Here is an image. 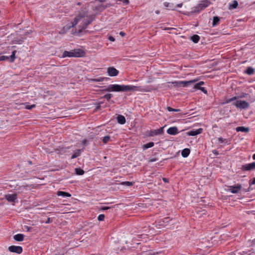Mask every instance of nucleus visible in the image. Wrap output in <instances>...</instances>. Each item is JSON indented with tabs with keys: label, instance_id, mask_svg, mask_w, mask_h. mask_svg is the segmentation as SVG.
<instances>
[{
	"label": "nucleus",
	"instance_id": "nucleus-4",
	"mask_svg": "<svg viewBox=\"0 0 255 255\" xmlns=\"http://www.w3.org/2000/svg\"><path fill=\"white\" fill-rule=\"evenodd\" d=\"M197 80H192L190 81H177L172 82L173 86L177 87H186L192 83H194Z\"/></svg>",
	"mask_w": 255,
	"mask_h": 255
},
{
	"label": "nucleus",
	"instance_id": "nucleus-17",
	"mask_svg": "<svg viewBox=\"0 0 255 255\" xmlns=\"http://www.w3.org/2000/svg\"><path fill=\"white\" fill-rule=\"evenodd\" d=\"M13 239L16 241L21 242L23 240L24 235L21 234H18L13 236Z\"/></svg>",
	"mask_w": 255,
	"mask_h": 255
},
{
	"label": "nucleus",
	"instance_id": "nucleus-46",
	"mask_svg": "<svg viewBox=\"0 0 255 255\" xmlns=\"http://www.w3.org/2000/svg\"><path fill=\"white\" fill-rule=\"evenodd\" d=\"M155 161H156V159H155V158H152L149 160V162H154Z\"/></svg>",
	"mask_w": 255,
	"mask_h": 255
},
{
	"label": "nucleus",
	"instance_id": "nucleus-38",
	"mask_svg": "<svg viewBox=\"0 0 255 255\" xmlns=\"http://www.w3.org/2000/svg\"><path fill=\"white\" fill-rule=\"evenodd\" d=\"M105 218V215L104 214H100L99 215L98 217V219L99 221H103Z\"/></svg>",
	"mask_w": 255,
	"mask_h": 255
},
{
	"label": "nucleus",
	"instance_id": "nucleus-8",
	"mask_svg": "<svg viewBox=\"0 0 255 255\" xmlns=\"http://www.w3.org/2000/svg\"><path fill=\"white\" fill-rule=\"evenodd\" d=\"M8 250L10 252L20 254L22 252V248L20 246H11L9 247Z\"/></svg>",
	"mask_w": 255,
	"mask_h": 255
},
{
	"label": "nucleus",
	"instance_id": "nucleus-19",
	"mask_svg": "<svg viewBox=\"0 0 255 255\" xmlns=\"http://www.w3.org/2000/svg\"><path fill=\"white\" fill-rule=\"evenodd\" d=\"M219 142L221 143H224L225 144H230L231 143V140L229 139L223 138L221 137H219L218 139Z\"/></svg>",
	"mask_w": 255,
	"mask_h": 255
},
{
	"label": "nucleus",
	"instance_id": "nucleus-21",
	"mask_svg": "<svg viewBox=\"0 0 255 255\" xmlns=\"http://www.w3.org/2000/svg\"><path fill=\"white\" fill-rule=\"evenodd\" d=\"M238 6V2L237 0H233L231 3H229V8L230 9L236 8Z\"/></svg>",
	"mask_w": 255,
	"mask_h": 255
},
{
	"label": "nucleus",
	"instance_id": "nucleus-10",
	"mask_svg": "<svg viewBox=\"0 0 255 255\" xmlns=\"http://www.w3.org/2000/svg\"><path fill=\"white\" fill-rule=\"evenodd\" d=\"M204 83L203 81H200L199 83H196L193 86V88L195 90H200L204 93L207 94V91L204 87H202L201 86L204 85Z\"/></svg>",
	"mask_w": 255,
	"mask_h": 255
},
{
	"label": "nucleus",
	"instance_id": "nucleus-34",
	"mask_svg": "<svg viewBox=\"0 0 255 255\" xmlns=\"http://www.w3.org/2000/svg\"><path fill=\"white\" fill-rule=\"evenodd\" d=\"M8 60L9 61V57L7 56H0V61Z\"/></svg>",
	"mask_w": 255,
	"mask_h": 255
},
{
	"label": "nucleus",
	"instance_id": "nucleus-33",
	"mask_svg": "<svg viewBox=\"0 0 255 255\" xmlns=\"http://www.w3.org/2000/svg\"><path fill=\"white\" fill-rule=\"evenodd\" d=\"M121 184L123 185H125L127 186H130L133 185V183L129 181H125L121 183Z\"/></svg>",
	"mask_w": 255,
	"mask_h": 255
},
{
	"label": "nucleus",
	"instance_id": "nucleus-41",
	"mask_svg": "<svg viewBox=\"0 0 255 255\" xmlns=\"http://www.w3.org/2000/svg\"><path fill=\"white\" fill-rule=\"evenodd\" d=\"M125 5H127L129 3V0H121Z\"/></svg>",
	"mask_w": 255,
	"mask_h": 255
},
{
	"label": "nucleus",
	"instance_id": "nucleus-1",
	"mask_svg": "<svg viewBox=\"0 0 255 255\" xmlns=\"http://www.w3.org/2000/svg\"><path fill=\"white\" fill-rule=\"evenodd\" d=\"M107 92H148L150 89L146 86H137L130 85L110 84L105 90Z\"/></svg>",
	"mask_w": 255,
	"mask_h": 255
},
{
	"label": "nucleus",
	"instance_id": "nucleus-35",
	"mask_svg": "<svg viewBox=\"0 0 255 255\" xmlns=\"http://www.w3.org/2000/svg\"><path fill=\"white\" fill-rule=\"evenodd\" d=\"M167 109L169 112H179L180 111L179 109H173L169 107H168Z\"/></svg>",
	"mask_w": 255,
	"mask_h": 255
},
{
	"label": "nucleus",
	"instance_id": "nucleus-31",
	"mask_svg": "<svg viewBox=\"0 0 255 255\" xmlns=\"http://www.w3.org/2000/svg\"><path fill=\"white\" fill-rule=\"evenodd\" d=\"M15 51H13L11 54V55L9 56H8L9 57V62H12L14 61L15 58Z\"/></svg>",
	"mask_w": 255,
	"mask_h": 255
},
{
	"label": "nucleus",
	"instance_id": "nucleus-47",
	"mask_svg": "<svg viewBox=\"0 0 255 255\" xmlns=\"http://www.w3.org/2000/svg\"><path fill=\"white\" fill-rule=\"evenodd\" d=\"M25 228L26 229L27 231H30L31 228L28 226H25Z\"/></svg>",
	"mask_w": 255,
	"mask_h": 255
},
{
	"label": "nucleus",
	"instance_id": "nucleus-7",
	"mask_svg": "<svg viewBox=\"0 0 255 255\" xmlns=\"http://www.w3.org/2000/svg\"><path fill=\"white\" fill-rule=\"evenodd\" d=\"M241 169L242 170L244 171L255 170V162L243 165Z\"/></svg>",
	"mask_w": 255,
	"mask_h": 255
},
{
	"label": "nucleus",
	"instance_id": "nucleus-30",
	"mask_svg": "<svg viewBox=\"0 0 255 255\" xmlns=\"http://www.w3.org/2000/svg\"><path fill=\"white\" fill-rule=\"evenodd\" d=\"M75 171L76 174L78 175H82L84 173V170L80 168H76L75 169Z\"/></svg>",
	"mask_w": 255,
	"mask_h": 255
},
{
	"label": "nucleus",
	"instance_id": "nucleus-16",
	"mask_svg": "<svg viewBox=\"0 0 255 255\" xmlns=\"http://www.w3.org/2000/svg\"><path fill=\"white\" fill-rule=\"evenodd\" d=\"M163 5L168 10H176V6L173 3H170L168 2H164L163 3Z\"/></svg>",
	"mask_w": 255,
	"mask_h": 255
},
{
	"label": "nucleus",
	"instance_id": "nucleus-28",
	"mask_svg": "<svg viewBox=\"0 0 255 255\" xmlns=\"http://www.w3.org/2000/svg\"><path fill=\"white\" fill-rule=\"evenodd\" d=\"M82 151V149H78L71 156V159H74L75 158H76L78 156H79L81 154V151Z\"/></svg>",
	"mask_w": 255,
	"mask_h": 255
},
{
	"label": "nucleus",
	"instance_id": "nucleus-49",
	"mask_svg": "<svg viewBox=\"0 0 255 255\" xmlns=\"http://www.w3.org/2000/svg\"><path fill=\"white\" fill-rule=\"evenodd\" d=\"M213 152L215 154H216V155H217V154H218V152H217V151H216V150H213Z\"/></svg>",
	"mask_w": 255,
	"mask_h": 255
},
{
	"label": "nucleus",
	"instance_id": "nucleus-32",
	"mask_svg": "<svg viewBox=\"0 0 255 255\" xmlns=\"http://www.w3.org/2000/svg\"><path fill=\"white\" fill-rule=\"evenodd\" d=\"M237 99H238V97L235 96V97H232L231 98L227 99L225 103L226 104H228V103H231V102H232L233 101L236 100Z\"/></svg>",
	"mask_w": 255,
	"mask_h": 255
},
{
	"label": "nucleus",
	"instance_id": "nucleus-25",
	"mask_svg": "<svg viewBox=\"0 0 255 255\" xmlns=\"http://www.w3.org/2000/svg\"><path fill=\"white\" fill-rule=\"evenodd\" d=\"M200 37L198 35L195 34L193 35L191 37V40L194 42V43H198L199 41Z\"/></svg>",
	"mask_w": 255,
	"mask_h": 255
},
{
	"label": "nucleus",
	"instance_id": "nucleus-11",
	"mask_svg": "<svg viewBox=\"0 0 255 255\" xmlns=\"http://www.w3.org/2000/svg\"><path fill=\"white\" fill-rule=\"evenodd\" d=\"M163 132V128H160L159 129L151 130L149 132V135L154 136L156 135L162 134Z\"/></svg>",
	"mask_w": 255,
	"mask_h": 255
},
{
	"label": "nucleus",
	"instance_id": "nucleus-36",
	"mask_svg": "<svg viewBox=\"0 0 255 255\" xmlns=\"http://www.w3.org/2000/svg\"><path fill=\"white\" fill-rule=\"evenodd\" d=\"M110 139V137L109 136H105L103 138V141L104 143H106L108 142Z\"/></svg>",
	"mask_w": 255,
	"mask_h": 255
},
{
	"label": "nucleus",
	"instance_id": "nucleus-22",
	"mask_svg": "<svg viewBox=\"0 0 255 255\" xmlns=\"http://www.w3.org/2000/svg\"><path fill=\"white\" fill-rule=\"evenodd\" d=\"M236 130L238 132L241 131L247 132L249 131V128H246L244 127H238L236 128Z\"/></svg>",
	"mask_w": 255,
	"mask_h": 255
},
{
	"label": "nucleus",
	"instance_id": "nucleus-26",
	"mask_svg": "<svg viewBox=\"0 0 255 255\" xmlns=\"http://www.w3.org/2000/svg\"><path fill=\"white\" fill-rule=\"evenodd\" d=\"M108 79V78L106 77H99L98 78L92 79H91V81L93 82H103L104 80H107Z\"/></svg>",
	"mask_w": 255,
	"mask_h": 255
},
{
	"label": "nucleus",
	"instance_id": "nucleus-37",
	"mask_svg": "<svg viewBox=\"0 0 255 255\" xmlns=\"http://www.w3.org/2000/svg\"><path fill=\"white\" fill-rule=\"evenodd\" d=\"M112 97L113 96L111 94H107L104 95V98L109 101L111 99Z\"/></svg>",
	"mask_w": 255,
	"mask_h": 255
},
{
	"label": "nucleus",
	"instance_id": "nucleus-9",
	"mask_svg": "<svg viewBox=\"0 0 255 255\" xmlns=\"http://www.w3.org/2000/svg\"><path fill=\"white\" fill-rule=\"evenodd\" d=\"M119 73V71L114 67H110L107 69V73L110 76H116L118 75Z\"/></svg>",
	"mask_w": 255,
	"mask_h": 255
},
{
	"label": "nucleus",
	"instance_id": "nucleus-45",
	"mask_svg": "<svg viewBox=\"0 0 255 255\" xmlns=\"http://www.w3.org/2000/svg\"><path fill=\"white\" fill-rule=\"evenodd\" d=\"M182 6V3H179V4H178L175 5L176 8V7H181Z\"/></svg>",
	"mask_w": 255,
	"mask_h": 255
},
{
	"label": "nucleus",
	"instance_id": "nucleus-23",
	"mask_svg": "<svg viewBox=\"0 0 255 255\" xmlns=\"http://www.w3.org/2000/svg\"><path fill=\"white\" fill-rule=\"evenodd\" d=\"M189 153L190 150L188 148H185L181 152V155L183 157H187Z\"/></svg>",
	"mask_w": 255,
	"mask_h": 255
},
{
	"label": "nucleus",
	"instance_id": "nucleus-29",
	"mask_svg": "<svg viewBox=\"0 0 255 255\" xmlns=\"http://www.w3.org/2000/svg\"><path fill=\"white\" fill-rule=\"evenodd\" d=\"M154 144V142H150L146 144H144L143 148L144 149H146L147 148L152 147V146H153Z\"/></svg>",
	"mask_w": 255,
	"mask_h": 255
},
{
	"label": "nucleus",
	"instance_id": "nucleus-2",
	"mask_svg": "<svg viewBox=\"0 0 255 255\" xmlns=\"http://www.w3.org/2000/svg\"><path fill=\"white\" fill-rule=\"evenodd\" d=\"M92 21V19L86 15V13L84 12L80 13L74 18L73 21L71 22L70 25H66L63 27L62 30L59 32V33H64L71 27L75 26L78 24L79 28L82 29L87 27Z\"/></svg>",
	"mask_w": 255,
	"mask_h": 255
},
{
	"label": "nucleus",
	"instance_id": "nucleus-5",
	"mask_svg": "<svg viewBox=\"0 0 255 255\" xmlns=\"http://www.w3.org/2000/svg\"><path fill=\"white\" fill-rule=\"evenodd\" d=\"M233 105L237 108L241 109H246L249 107V103L244 100H238L233 103Z\"/></svg>",
	"mask_w": 255,
	"mask_h": 255
},
{
	"label": "nucleus",
	"instance_id": "nucleus-48",
	"mask_svg": "<svg viewBox=\"0 0 255 255\" xmlns=\"http://www.w3.org/2000/svg\"><path fill=\"white\" fill-rule=\"evenodd\" d=\"M120 34L121 35H122V36H124V35H125V33H124L123 31H121V32H120Z\"/></svg>",
	"mask_w": 255,
	"mask_h": 255
},
{
	"label": "nucleus",
	"instance_id": "nucleus-39",
	"mask_svg": "<svg viewBox=\"0 0 255 255\" xmlns=\"http://www.w3.org/2000/svg\"><path fill=\"white\" fill-rule=\"evenodd\" d=\"M35 107V105H27L26 106V109H28V110H30L32 108H33L34 107Z\"/></svg>",
	"mask_w": 255,
	"mask_h": 255
},
{
	"label": "nucleus",
	"instance_id": "nucleus-51",
	"mask_svg": "<svg viewBox=\"0 0 255 255\" xmlns=\"http://www.w3.org/2000/svg\"><path fill=\"white\" fill-rule=\"evenodd\" d=\"M246 94H243L242 96H241V98H244L246 97Z\"/></svg>",
	"mask_w": 255,
	"mask_h": 255
},
{
	"label": "nucleus",
	"instance_id": "nucleus-40",
	"mask_svg": "<svg viewBox=\"0 0 255 255\" xmlns=\"http://www.w3.org/2000/svg\"><path fill=\"white\" fill-rule=\"evenodd\" d=\"M110 208V207H108V206H101L100 207V209L101 210H103V211L108 210V209H109Z\"/></svg>",
	"mask_w": 255,
	"mask_h": 255
},
{
	"label": "nucleus",
	"instance_id": "nucleus-44",
	"mask_svg": "<svg viewBox=\"0 0 255 255\" xmlns=\"http://www.w3.org/2000/svg\"><path fill=\"white\" fill-rule=\"evenodd\" d=\"M169 219L168 218L164 219L163 222L165 223H168L169 222Z\"/></svg>",
	"mask_w": 255,
	"mask_h": 255
},
{
	"label": "nucleus",
	"instance_id": "nucleus-14",
	"mask_svg": "<svg viewBox=\"0 0 255 255\" xmlns=\"http://www.w3.org/2000/svg\"><path fill=\"white\" fill-rule=\"evenodd\" d=\"M167 133L170 135H175L178 133V128L176 127H170L167 130Z\"/></svg>",
	"mask_w": 255,
	"mask_h": 255
},
{
	"label": "nucleus",
	"instance_id": "nucleus-27",
	"mask_svg": "<svg viewBox=\"0 0 255 255\" xmlns=\"http://www.w3.org/2000/svg\"><path fill=\"white\" fill-rule=\"evenodd\" d=\"M245 72H246V73L248 74V75H251L254 73L255 69L251 67H249L247 69Z\"/></svg>",
	"mask_w": 255,
	"mask_h": 255
},
{
	"label": "nucleus",
	"instance_id": "nucleus-50",
	"mask_svg": "<svg viewBox=\"0 0 255 255\" xmlns=\"http://www.w3.org/2000/svg\"><path fill=\"white\" fill-rule=\"evenodd\" d=\"M163 180L165 182H168V180H167V179H166V178H163Z\"/></svg>",
	"mask_w": 255,
	"mask_h": 255
},
{
	"label": "nucleus",
	"instance_id": "nucleus-42",
	"mask_svg": "<svg viewBox=\"0 0 255 255\" xmlns=\"http://www.w3.org/2000/svg\"><path fill=\"white\" fill-rule=\"evenodd\" d=\"M255 184V178H253V179L250 182V185Z\"/></svg>",
	"mask_w": 255,
	"mask_h": 255
},
{
	"label": "nucleus",
	"instance_id": "nucleus-53",
	"mask_svg": "<svg viewBox=\"0 0 255 255\" xmlns=\"http://www.w3.org/2000/svg\"><path fill=\"white\" fill-rule=\"evenodd\" d=\"M86 141H86V139H84V140L83 141V143L84 144H86Z\"/></svg>",
	"mask_w": 255,
	"mask_h": 255
},
{
	"label": "nucleus",
	"instance_id": "nucleus-56",
	"mask_svg": "<svg viewBox=\"0 0 255 255\" xmlns=\"http://www.w3.org/2000/svg\"><path fill=\"white\" fill-rule=\"evenodd\" d=\"M158 13H159L158 11H156V13L158 14Z\"/></svg>",
	"mask_w": 255,
	"mask_h": 255
},
{
	"label": "nucleus",
	"instance_id": "nucleus-6",
	"mask_svg": "<svg viewBox=\"0 0 255 255\" xmlns=\"http://www.w3.org/2000/svg\"><path fill=\"white\" fill-rule=\"evenodd\" d=\"M211 4V2L208 0H204L201 1L200 3L198 5L196 8L198 9L195 10L196 12H199L200 11L204 9L206 7H208Z\"/></svg>",
	"mask_w": 255,
	"mask_h": 255
},
{
	"label": "nucleus",
	"instance_id": "nucleus-13",
	"mask_svg": "<svg viewBox=\"0 0 255 255\" xmlns=\"http://www.w3.org/2000/svg\"><path fill=\"white\" fill-rule=\"evenodd\" d=\"M242 186L238 184L236 186H230L229 187V191L232 193H237L241 190Z\"/></svg>",
	"mask_w": 255,
	"mask_h": 255
},
{
	"label": "nucleus",
	"instance_id": "nucleus-57",
	"mask_svg": "<svg viewBox=\"0 0 255 255\" xmlns=\"http://www.w3.org/2000/svg\"><path fill=\"white\" fill-rule=\"evenodd\" d=\"M251 255V254H250V253H249V254H248V255Z\"/></svg>",
	"mask_w": 255,
	"mask_h": 255
},
{
	"label": "nucleus",
	"instance_id": "nucleus-12",
	"mask_svg": "<svg viewBox=\"0 0 255 255\" xmlns=\"http://www.w3.org/2000/svg\"><path fill=\"white\" fill-rule=\"evenodd\" d=\"M203 129L202 128H199L198 129L190 130L187 132V134L189 136H195L201 133Z\"/></svg>",
	"mask_w": 255,
	"mask_h": 255
},
{
	"label": "nucleus",
	"instance_id": "nucleus-52",
	"mask_svg": "<svg viewBox=\"0 0 255 255\" xmlns=\"http://www.w3.org/2000/svg\"><path fill=\"white\" fill-rule=\"evenodd\" d=\"M151 255V253L150 252H148L147 253H146V255Z\"/></svg>",
	"mask_w": 255,
	"mask_h": 255
},
{
	"label": "nucleus",
	"instance_id": "nucleus-43",
	"mask_svg": "<svg viewBox=\"0 0 255 255\" xmlns=\"http://www.w3.org/2000/svg\"><path fill=\"white\" fill-rule=\"evenodd\" d=\"M109 40L110 41H111L113 42V41H115V38H114V37H113V36H110L109 37Z\"/></svg>",
	"mask_w": 255,
	"mask_h": 255
},
{
	"label": "nucleus",
	"instance_id": "nucleus-20",
	"mask_svg": "<svg viewBox=\"0 0 255 255\" xmlns=\"http://www.w3.org/2000/svg\"><path fill=\"white\" fill-rule=\"evenodd\" d=\"M118 123L121 125H124L126 123V119L122 115H119L117 117Z\"/></svg>",
	"mask_w": 255,
	"mask_h": 255
},
{
	"label": "nucleus",
	"instance_id": "nucleus-54",
	"mask_svg": "<svg viewBox=\"0 0 255 255\" xmlns=\"http://www.w3.org/2000/svg\"><path fill=\"white\" fill-rule=\"evenodd\" d=\"M253 159L255 160V153L253 154Z\"/></svg>",
	"mask_w": 255,
	"mask_h": 255
},
{
	"label": "nucleus",
	"instance_id": "nucleus-24",
	"mask_svg": "<svg viewBox=\"0 0 255 255\" xmlns=\"http://www.w3.org/2000/svg\"><path fill=\"white\" fill-rule=\"evenodd\" d=\"M220 21V18L218 16H214L213 18L212 25L213 27L218 24Z\"/></svg>",
	"mask_w": 255,
	"mask_h": 255
},
{
	"label": "nucleus",
	"instance_id": "nucleus-18",
	"mask_svg": "<svg viewBox=\"0 0 255 255\" xmlns=\"http://www.w3.org/2000/svg\"><path fill=\"white\" fill-rule=\"evenodd\" d=\"M57 195L59 196H62L64 198L71 197V194L68 192L59 191L57 193Z\"/></svg>",
	"mask_w": 255,
	"mask_h": 255
},
{
	"label": "nucleus",
	"instance_id": "nucleus-3",
	"mask_svg": "<svg viewBox=\"0 0 255 255\" xmlns=\"http://www.w3.org/2000/svg\"><path fill=\"white\" fill-rule=\"evenodd\" d=\"M83 51L79 49H74L69 51H64L62 54V57H79L82 56Z\"/></svg>",
	"mask_w": 255,
	"mask_h": 255
},
{
	"label": "nucleus",
	"instance_id": "nucleus-15",
	"mask_svg": "<svg viewBox=\"0 0 255 255\" xmlns=\"http://www.w3.org/2000/svg\"><path fill=\"white\" fill-rule=\"evenodd\" d=\"M5 198L9 202H14L16 199V194H7L5 196Z\"/></svg>",
	"mask_w": 255,
	"mask_h": 255
},
{
	"label": "nucleus",
	"instance_id": "nucleus-55",
	"mask_svg": "<svg viewBox=\"0 0 255 255\" xmlns=\"http://www.w3.org/2000/svg\"><path fill=\"white\" fill-rule=\"evenodd\" d=\"M29 162V164H31V161H28Z\"/></svg>",
	"mask_w": 255,
	"mask_h": 255
}]
</instances>
